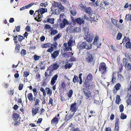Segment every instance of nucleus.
I'll list each match as a JSON object with an SVG mask.
<instances>
[{"instance_id":"nucleus-28","label":"nucleus","mask_w":131,"mask_h":131,"mask_svg":"<svg viewBox=\"0 0 131 131\" xmlns=\"http://www.w3.org/2000/svg\"><path fill=\"white\" fill-rule=\"evenodd\" d=\"M121 85L119 83H118L116 84L115 87V89L116 90V91H115V93L117 92V91L121 87Z\"/></svg>"},{"instance_id":"nucleus-59","label":"nucleus","mask_w":131,"mask_h":131,"mask_svg":"<svg viewBox=\"0 0 131 131\" xmlns=\"http://www.w3.org/2000/svg\"><path fill=\"white\" fill-rule=\"evenodd\" d=\"M23 84L20 83L19 84V87H18V89L20 90H21L23 88Z\"/></svg>"},{"instance_id":"nucleus-10","label":"nucleus","mask_w":131,"mask_h":131,"mask_svg":"<svg viewBox=\"0 0 131 131\" xmlns=\"http://www.w3.org/2000/svg\"><path fill=\"white\" fill-rule=\"evenodd\" d=\"M94 57V56L93 54H90L86 58V60L88 62L91 63L93 60Z\"/></svg>"},{"instance_id":"nucleus-39","label":"nucleus","mask_w":131,"mask_h":131,"mask_svg":"<svg viewBox=\"0 0 131 131\" xmlns=\"http://www.w3.org/2000/svg\"><path fill=\"white\" fill-rule=\"evenodd\" d=\"M78 77L76 75H74V77L73 79V82L74 83H75L78 81Z\"/></svg>"},{"instance_id":"nucleus-7","label":"nucleus","mask_w":131,"mask_h":131,"mask_svg":"<svg viewBox=\"0 0 131 131\" xmlns=\"http://www.w3.org/2000/svg\"><path fill=\"white\" fill-rule=\"evenodd\" d=\"M123 62H124V63L125 64V66L126 69L127 70H130L131 69V67L130 64V63H127V60L126 59H124L123 60Z\"/></svg>"},{"instance_id":"nucleus-9","label":"nucleus","mask_w":131,"mask_h":131,"mask_svg":"<svg viewBox=\"0 0 131 131\" xmlns=\"http://www.w3.org/2000/svg\"><path fill=\"white\" fill-rule=\"evenodd\" d=\"M74 114V113H73L72 114H67L65 117V121L66 122L68 121L71 119L73 117Z\"/></svg>"},{"instance_id":"nucleus-11","label":"nucleus","mask_w":131,"mask_h":131,"mask_svg":"<svg viewBox=\"0 0 131 131\" xmlns=\"http://www.w3.org/2000/svg\"><path fill=\"white\" fill-rule=\"evenodd\" d=\"M76 103L72 104L71 105L70 110L72 112H73V113H74V112L77 110V109L76 108Z\"/></svg>"},{"instance_id":"nucleus-18","label":"nucleus","mask_w":131,"mask_h":131,"mask_svg":"<svg viewBox=\"0 0 131 131\" xmlns=\"http://www.w3.org/2000/svg\"><path fill=\"white\" fill-rule=\"evenodd\" d=\"M47 95H49V96L51 95L52 94V91L48 88H46L45 89Z\"/></svg>"},{"instance_id":"nucleus-1","label":"nucleus","mask_w":131,"mask_h":131,"mask_svg":"<svg viewBox=\"0 0 131 131\" xmlns=\"http://www.w3.org/2000/svg\"><path fill=\"white\" fill-rule=\"evenodd\" d=\"M47 11V9L45 8H40L38 10L36 11L34 14V16L35 17V19L37 21H40L41 19L43 17L42 14Z\"/></svg>"},{"instance_id":"nucleus-42","label":"nucleus","mask_w":131,"mask_h":131,"mask_svg":"<svg viewBox=\"0 0 131 131\" xmlns=\"http://www.w3.org/2000/svg\"><path fill=\"white\" fill-rule=\"evenodd\" d=\"M70 46L66 47L64 48L63 50L64 51H67L69 50H72L71 47H70Z\"/></svg>"},{"instance_id":"nucleus-27","label":"nucleus","mask_w":131,"mask_h":131,"mask_svg":"<svg viewBox=\"0 0 131 131\" xmlns=\"http://www.w3.org/2000/svg\"><path fill=\"white\" fill-rule=\"evenodd\" d=\"M59 67V65H58L57 63H54L53 66V69L54 70L57 69Z\"/></svg>"},{"instance_id":"nucleus-23","label":"nucleus","mask_w":131,"mask_h":131,"mask_svg":"<svg viewBox=\"0 0 131 131\" xmlns=\"http://www.w3.org/2000/svg\"><path fill=\"white\" fill-rule=\"evenodd\" d=\"M121 101V99L119 95H117L116 97L115 103L117 104H119Z\"/></svg>"},{"instance_id":"nucleus-50","label":"nucleus","mask_w":131,"mask_h":131,"mask_svg":"<svg viewBox=\"0 0 131 131\" xmlns=\"http://www.w3.org/2000/svg\"><path fill=\"white\" fill-rule=\"evenodd\" d=\"M21 56H24L26 54V51L24 49H23L21 52Z\"/></svg>"},{"instance_id":"nucleus-54","label":"nucleus","mask_w":131,"mask_h":131,"mask_svg":"<svg viewBox=\"0 0 131 131\" xmlns=\"http://www.w3.org/2000/svg\"><path fill=\"white\" fill-rule=\"evenodd\" d=\"M45 28L46 29L52 28H51L50 25L47 24L45 25Z\"/></svg>"},{"instance_id":"nucleus-30","label":"nucleus","mask_w":131,"mask_h":131,"mask_svg":"<svg viewBox=\"0 0 131 131\" xmlns=\"http://www.w3.org/2000/svg\"><path fill=\"white\" fill-rule=\"evenodd\" d=\"M72 64V63L66 64L65 66V68L66 69H67L68 68L70 69L71 67Z\"/></svg>"},{"instance_id":"nucleus-58","label":"nucleus","mask_w":131,"mask_h":131,"mask_svg":"<svg viewBox=\"0 0 131 131\" xmlns=\"http://www.w3.org/2000/svg\"><path fill=\"white\" fill-rule=\"evenodd\" d=\"M48 5V4L47 2L46 3H41L40 5L42 7H46Z\"/></svg>"},{"instance_id":"nucleus-26","label":"nucleus","mask_w":131,"mask_h":131,"mask_svg":"<svg viewBox=\"0 0 131 131\" xmlns=\"http://www.w3.org/2000/svg\"><path fill=\"white\" fill-rule=\"evenodd\" d=\"M20 45L17 44L16 45V47L15 50V52L16 53H18L19 51V49L20 47H19Z\"/></svg>"},{"instance_id":"nucleus-46","label":"nucleus","mask_w":131,"mask_h":131,"mask_svg":"<svg viewBox=\"0 0 131 131\" xmlns=\"http://www.w3.org/2000/svg\"><path fill=\"white\" fill-rule=\"evenodd\" d=\"M120 117L122 119H123L126 118L127 116L126 115H125L124 113H122L121 114Z\"/></svg>"},{"instance_id":"nucleus-40","label":"nucleus","mask_w":131,"mask_h":131,"mask_svg":"<svg viewBox=\"0 0 131 131\" xmlns=\"http://www.w3.org/2000/svg\"><path fill=\"white\" fill-rule=\"evenodd\" d=\"M62 22L65 26L66 25H68L69 24V22L66 19H64L63 20Z\"/></svg>"},{"instance_id":"nucleus-63","label":"nucleus","mask_w":131,"mask_h":131,"mask_svg":"<svg viewBox=\"0 0 131 131\" xmlns=\"http://www.w3.org/2000/svg\"><path fill=\"white\" fill-rule=\"evenodd\" d=\"M99 4V3L98 1H96L95 3H93V5L95 7L98 6Z\"/></svg>"},{"instance_id":"nucleus-36","label":"nucleus","mask_w":131,"mask_h":131,"mask_svg":"<svg viewBox=\"0 0 131 131\" xmlns=\"http://www.w3.org/2000/svg\"><path fill=\"white\" fill-rule=\"evenodd\" d=\"M60 36L61 35H60V33H59L57 35H56L53 38V40L54 41H56L58 39H59L60 38Z\"/></svg>"},{"instance_id":"nucleus-43","label":"nucleus","mask_w":131,"mask_h":131,"mask_svg":"<svg viewBox=\"0 0 131 131\" xmlns=\"http://www.w3.org/2000/svg\"><path fill=\"white\" fill-rule=\"evenodd\" d=\"M73 94V91L72 90H70L68 93V96L69 98H71Z\"/></svg>"},{"instance_id":"nucleus-14","label":"nucleus","mask_w":131,"mask_h":131,"mask_svg":"<svg viewBox=\"0 0 131 131\" xmlns=\"http://www.w3.org/2000/svg\"><path fill=\"white\" fill-rule=\"evenodd\" d=\"M59 51L58 50H57L54 51L53 53L51 54V57L54 59L55 58L57 57L59 54Z\"/></svg>"},{"instance_id":"nucleus-37","label":"nucleus","mask_w":131,"mask_h":131,"mask_svg":"<svg viewBox=\"0 0 131 131\" xmlns=\"http://www.w3.org/2000/svg\"><path fill=\"white\" fill-rule=\"evenodd\" d=\"M51 122L54 124L57 123L58 122V119L57 118H53L51 121Z\"/></svg>"},{"instance_id":"nucleus-48","label":"nucleus","mask_w":131,"mask_h":131,"mask_svg":"<svg viewBox=\"0 0 131 131\" xmlns=\"http://www.w3.org/2000/svg\"><path fill=\"white\" fill-rule=\"evenodd\" d=\"M59 4H60V2H54V3H52V5L55 7H58Z\"/></svg>"},{"instance_id":"nucleus-4","label":"nucleus","mask_w":131,"mask_h":131,"mask_svg":"<svg viewBox=\"0 0 131 131\" xmlns=\"http://www.w3.org/2000/svg\"><path fill=\"white\" fill-rule=\"evenodd\" d=\"M82 90L85 96L86 97V99L90 100L92 99L91 92L89 90L85 88H83Z\"/></svg>"},{"instance_id":"nucleus-61","label":"nucleus","mask_w":131,"mask_h":131,"mask_svg":"<svg viewBox=\"0 0 131 131\" xmlns=\"http://www.w3.org/2000/svg\"><path fill=\"white\" fill-rule=\"evenodd\" d=\"M61 1L63 4L65 5H67L68 2L67 0H60Z\"/></svg>"},{"instance_id":"nucleus-56","label":"nucleus","mask_w":131,"mask_h":131,"mask_svg":"<svg viewBox=\"0 0 131 131\" xmlns=\"http://www.w3.org/2000/svg\"><path fill=\"white\" fill-rule=\"evenodd\" d=\"M40 102V100L38 99H36L35 101V106L39 105V103Z\"/></svg>"},{"instance_id":"nucleus-53","label":"nucleus","mask_w":131,"mask_h":131,"mask_svg":"<svg viewBox=\"0 0 131 131\" xmlns=\"http://www.w3.org/2000/svg\"><path fill=\"white\" fill-rule=\"evenodd\" d=\"M70 12L71 14L73 16L75 15L76 14V11L73 9V10H70Z\"/></svg>"},{"instance_id":"nucleus-12","label":"nucleus","mask_w":131,"mask_h":131,"mask_svg":"<svg viewBox=\"0 0 131 131\" xmlns=\"http://www.w3.org/2000/svg\"><path fill=\"white\" fill-rule=\"evenodd\" d=\"M58 77V75L56 74L52 77L51 81V85H53L55 83Z\"/></svg>"},{"instance_id":"nucleus-57","label":"nucleus","mask_w":131,"mask_h":131,"mask_svg":"<svg viewBox=\"0 0 131 131\" xmlns=\"http://www.w3.org/2000/svg\"><path fill=\"white\" fill-rule=\"evenodd\" d=\"M34 3H32L27 5H26L25 6V9H27L30 7H31L32 5H34Z\"/></svg>"},{"instance_id":"nucleus-32","label":"nucleus","mask_w":131,"mask_h":131,"mask_svg":"<svg viewBox=\"0 0 131 131\" xmlns=\"http://www.w3.org/2000/svg\"><path fill=\"white\" fill-rule=\"evenodd\" d=\"M58 45L57 42H54L52 44H51L50 46L54 49V48H56L57 47Z\"/></svg>"},{"instance_id":"nucleus-15","label":"nucleus","mask_w":131,"mask_h":131,"mask_svg":"<svg viewBox=\"0 0 131 131\" xmlns=\"http://www.w3.org/2000/svg\"><path fill=\"white\" fill-rule=\"evenodd\" d=\"M75 21L77 22L79 24H82L84 23L83 20L80 18H79L76 19L75 20Z\"/></svg>"},{"instance_id":"nucleus-8","label":"nucleus","mask_w":131,"mask_h":131,"mask_svg":"<svg viewBox=\"0 0 131 131\" xmlns=\"http://www.w3.org/2000/svg\"><path fill=\"white\" fill-rule=\"evenodd\" d=\"M83 9L85 12L87 13L90 15L92 12L91 8L90 7H83Z\"/></svg>"},{"instance_id":"nucleus-6","label":"nucleus","mask_w":131,"mask_h":131,"mask_svg":"<svg viewBox=\"0 0 131 131\" xmlns=\"http://www.w3.org/2000/svg\"><path fill=\"white\" fill-rule=\"evenodd\" d=\"M84 18L85 19H86L88 20H90L91 21H96L97 19L96 18H95L94 14H92L90 17H88L86 15H85L84 16Z\"/></svg>"},{"instance_id":"nucleus-47","label":"nucleus","mask_w":131,"mask_h":131,"mask_svg":"<svg viewBox=\"0 0 131 131\" xmlns=\"http://www.w3.org/2000/svg\"><path fill=\"white\" fill-rule=\"evenodd\" d=\"M34 59L35 61H37L40 58V57L36 55H35L34 56Z\"/></svg>"},{"instance_id":"nucleus-49","label":"nucleus","mask_w":131,"mask_h":131,"mask_svg":"<svg viewBox=\"0 0 131 131\" xmlns=\"http://www.w3.org/2000/svg\"><path fill=\"white\" fill-rule=\"evenodd\" d=\"M120 112H122L124 110V106L122 104L119 106Z\"/></svg>"},{"instance_id":"nucleus-34","label":"nucleus","mask_w":131,"mask_h":131,"mask_svg":"<svg viewBox=\"0 0 131 131\" xmlns=\"http://www.w3.org/2000/svg\"><path fill=\"white\" fill-rule=\"evenodd\" d=\"M86 79H88L90 81L92 80L93 79V76L92 74H89L87 77Z\"/></svg>"},{"instance_id":"nucleus-21","label":"nucleus","mask_w":131,"mask_h":131,"mask_svg":"<svg viewBox=\"0 0 131 131\" xmlns=\"http://www.w3.org/2000/svg\"><path fill=\"white\" fill-rule=\"evenodd\" d=\"M19 115L17 113H14L13 118L15 121H16L18 120L19 119Z\"/></svg>"},{"instance_id":"nucleus-24","label":"nucleus","mask_w":131,"mask_h":131,"mask_svg":"<svg viewBox=\"0 0 131 131\" xmlns=\"http://www.w3.org/2000/svg\"><path fill=\"white\" fill-rule=\"evenodd\" d=\"M51 44L50 43H47L45 44H42L41 47L43 48H48L50 46Z\"/></svg>"},{"instance_id":"nucleus-45","label":"nucleus","mask_w":131,"mask_h":131,"mask_svg":"<svg viewBox=\"0 0 131 131\" xmlns=\"http://www.w3.org/2000/svg\"><path fill=\"white\" fill-rule=\"evenodd\" d=\"M122 37V34L120 33H119L117 35L116 39L117 40H119L121 39Z\"/></svg>"},{"instance_id":"nucleus-29","label":"nucleus","mask_w":131,"mask_h":131,"mask_svg":"<svg viewBox=\"0 0 131 131\" xmlns=\"http://www.w3.org/2000/svg\"><path fill=\"white\" fill-rule=\"evenodd\" d=\"M27 97L30 101H31L33 100V96L31 93H29Z\"/></svg>"},{"instance_id":"nucleus-51","label":"nucleus","mask_w":131,"mask_h":131,"mask_svg":"<svg viewBox=\"0 0 131 131\" xmlns=\"http://www.w3.org/2000/svg\"><path fill=\"white\" fill-rule=\"evenodd\" d=\"M54 50L53 49L52 47H51L48 48L47 50V52H48L50 53L52 52Z\"/></svg>"},{"instance_id":"nucleus-41","label":"nucleus","mask_w":131,"mask_h":131,"mask_svg":"<svg viewBox=\"0 0 131 131\" xmlns=\"http://www.w3.org/2000/svg\"><path fill=\"white\" fill-rule=\"evenodd\" d=\"M40 91L42 92L43 95L45 97L46 96V93L45 90L42 87H41L40 89Z\"/></svg>"},{"instance_id":"nucleus-60","label":"nucleus","mask_w":131,"mask_h":131,"mask_svg":"<svg viewBox=\"0 0 131 131\" xmlns=\"http://www.w3.org/2000/svg\"><path fill=\"white\" fill-rule=\"evenodd\" d=\"M14 42L15 43H16L18 42V41L17 40V36H14Z\"/></svg>"},{"instance_id":"nucleus-16","label":"nucleus","mask_w":131,"mask_h":131,"mask_svg":"<svg viewBox=\"0 0 131 131\" xmlns=\"http://www.w3.org/2000/svg\"><path fill=\"white\" fill-rule=\"evenodd\" d=\"M111 22L115 25L117 27H118V25L117 24V23L118 22V20H117L112 18L111 19Z\"/></svg>"},{"instance_id":"nucleus-52","label":"nucleus","mask_w":131,"mask_h":131,"mask_svg":"<svg viewBox=\"0 0 131 131\" xmlns=\"http://www.w3.org/2000/svg\"><path fill=\"white\" fill-rule=\"evenodd\" d=\"M17 37H18V41H21L23 39H24L23 37V36H21L20 35H18Z\"/></svg>"},{"instance_id":"nucleus-31","label":"nucleus","mask_w":131,"mask_h":131,"mask_svg":"<svg viewBox=\"0 0 131 131\" xmlns=\"http://www.w3.org/2000/svg\"><path fill=\"white\" fill-rule=\"evenodd\" d=\"M118 79L121 82H123L124 81V78L123 77L121 74H119L118 75Z\"/></svg>"},{"instance_id":"nucleus-35","label":"nucleus","mask_w":131,"mask_h":131,"mask_svg":"<svg viewBox=\"0 0 131 131\" xmlns=\"http://www.w3.org/2000/svg\"><path fill=\"white\" fill-rule=\"evenodd\" d=\"M99 39L98 36H96L95 37L93 43L94 45H97L98 40Z\"/></svg>"},{"instance_id":"nucleus-17","label":"nucleus","mask_w":131,"mask_h":131,"mask_svg":"<svg viewBox=\"0 0 131 131\" xmlns=\"http://www.w3.org/2000/svg\"><path fill=\"white\" fill-rule=\"evenodd\" d=\"M58 9H59L61 12H63L65 8L60 3V4H59L58 6Z\"/></svg>"},{"instance_id":"nucleus-22","label":"nucleus","mask_w":131,"mask_h":131,"mask_svg":"<svg viewBox=\"0 0 131 131\" xmlns=\"http://www.w3.org/2000/svg\"><path fill=\"white\" fill-rule=\"evenodd\" d=\"M58 32V31L57 30H54L52 29L51 30V32L50 34L51 35H54L57 34Z\"/></svg>"},{"instance_id":"nucleus-2","label":"nucleus","mask_w":131,"mask_h":131,"mask_svg":"<svg viewBox=\"0 0 131 131\" xmlns=\"http://www.w3.org/2000/svg\"><path fill=\"white\" fill-rule=\"evenodd\" d=\"M92 48L90 44H87L85 42H79L78 45V48L79 50H83L84 49L88 50Z\"/></svg>"},{"instance_id":"nucleus-55","label":"nucleus","mask_w":131,"mask_h":131,"mask_svg":"<svg viewBox=\"0 0 131 131\" xmlns=\"http://www.w3.org/2000/svg\"><path fill=\"white\" fill-rule=\"evenodd\" d=\"M114 73H113V74L112 75V83H113L115 81L116 79V78L115 77H114Z\"/></svg>"},{"instance_id":"nucleus-25","label":"nucleus","mask_w":131,"mask_h":131,"mask_svg":"<svg viewBox=\"0 0 131 131\" xmlns=\"http://www.w3.org/2000/svg\"><path fill=\"white\" fill-rule=\"evenodd\" d=\"M54 11L52 13L54 14H59L61 12V11L58 9H55L54 10Z\"/></svg>"},{"instance_id":"nucleus-38","label":"nucleus","mask_w":131,"mask_h":131,"mask_svg":"<svg viewBox=\"0 0 131 131\" xmlns=\"http://www.w3.org/2000/svg\"><path fill=\"white\" fill-rule=\"evenodd\" d=\"M126 47L127 48H129L131 47V43L129 41L126 43Z\"/></svg>"},{"instance_id":"nucleus-64","label":"nucleus","mask_w":131,"mask_h":131,"mask_svg":"<svg viewBox=\"0 0 131 131\" xmlns=\"http://www.w3.org/2000/svg\"><path fill=\"white\" fill-rule=\"evenodd\" d=\"M20 120L19 119H18V120L15 121V125H18L20 123Z\"/></svg>"},{"instance_id":"nucleus-3","label":"nucleus","mask_w":131,"mask_h":131,"mask_svg":"<svg viewBox=\"0 0 131 131\" xmlns=\"http://www.w3.org/2000/svg\"><path fill=\"white\" fill-rule=\"evenodd\" d=\"M94 37L92 33H90L88 32L87 33H85L84 36V39L89 42L91 43Z\"/></svg>"},{"instance_id":"nucleus-5","label":"nucleus","mask_w":131,"mask_h":131,"mask_svg":"<svg viewBox=\"0 0 131 131\" xmlns=\"http://www.w3.org/2000/svg\"><path fill=\"white\" fill-rule=\"evenodd\" d=\"M106 64L104 63H101L99 67V71L101 72L102 74L105 73L106 72Z\"/></svg>"},{"instance_id":"nucleus-33","label":"nucleus","mask_w":131,"mask_h":131,"mask_svg":"<svg viewBox=\"0 0 131 131\" xmlns=\"http://www.w3.org/2000/svg\"><path fill=\"white\" fill-rule=\"evenodd\" d=\"M54 18H48L47 20V21L48 22L53 24L54 23Z\"/></svg>"},{"instance_id":"nucleus-20","label":"nucleus","mask_w":131,"mask_h":131,"mask_svg":"<svg viewBox=\"0 0 131 131\" xmlns=\"http://www.w3.org/2000/svg\"><path fill=\"white\" fill-rule=\"evenodd\" d=\"M81 29L80 27H76L73 30L72 32H80L81 31Z\"/></svg>"},{"instance_id":"nucleus-13","label":"nucleus","mask_w":131,"mask_h":131,"mask_svg":"<svg viewBox=\"0 0 131 131\" xmlns=\"http://www.w3.org/2000/svg\"><path fill=\"white\" fill-rule=\"evenodd\" d=\"M90 81L87 79L85 80V81L84 82V84L83 85V86L86 88H88L89 87V85Z\"/></svg>"},{"instance_id":"nucleus-19","label":"nucleus","mask_w":131,"mask_h":131,"mask_svg":"<svg viewBox=\"0 0 131 131\" xmlns=\"http://www.w3.org/2000/svg\"><path fill=\"white\" fill-rule=\"evenodd\" d=\"M38 108H33L32 110V114L33 116L35 115L37 112L38 111Z\"/></svg>"},{"instance_id":"nucleus-62","label":"nucleus","mask_w":131,"mask_h":131,"mask_svg":"<svg viewBox=\"0 0 131 131\" xmlns=\"http://www.w3.org/2000/svg\"><path fill=\"white\" fill-rule=\"evenodd\" d=\"M29 73L27 71H25L24 72V76L25 77H27L29 75Z\"/></svg>"},{"instance_id":"nucleus-44","label":"nucleus","mask_w":131,"mask_h":131,"mask_svg":"<svg viewBox=\"0 0 131 131\" xmlns=\"http://www.w3.org/2000/svg\"><path fill=\"white\" fill-rule=\"evenodd\" d=\"M73 40L72 39H70L68 42V44L69 46H71V45L73 43Z\"/></svg>"}]
</instances>
